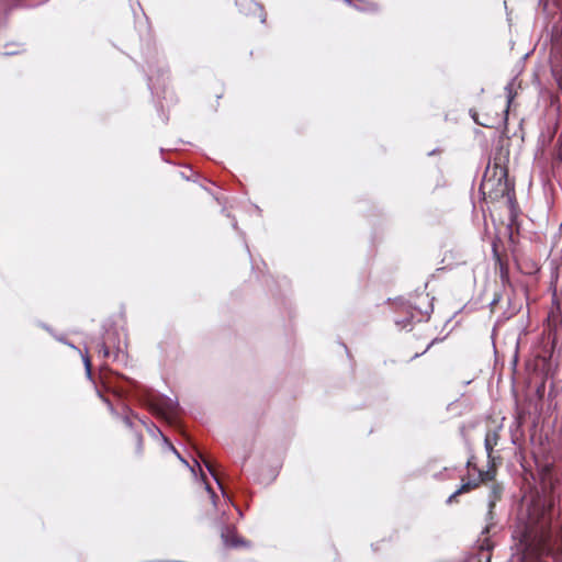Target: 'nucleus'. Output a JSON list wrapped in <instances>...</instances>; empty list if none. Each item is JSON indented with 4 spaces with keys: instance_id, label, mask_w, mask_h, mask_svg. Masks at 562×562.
I'll return each instance as SVG.
<instances>
[{
    "instance_id": "1",
    "label": "nucleus",
    "mask_w": 562,
    "mask_h": 562,
    "mask_svg": "<svg viewBox=\"0 0 562 562\" xmlns=\"http://www.w3.org/2000/svg\"><path fill=\"white\" fill-rule=\"evenodd\" d=\"M524 562L562 552V509L552 496L537 495L520 512L513 531Z\"/></svg>"
},
{
    "instance_id": "2",
    "label": "nucleus",
    "mask_w": 562,
    "mask_h": 562,
    "mask_svg": "<svg viewBox=\"0 0 562 562\" xmlns=\"http://www.w3.org/2000/svg\"><path fill=\"white\" fill-rule=\"evenodd\" d=\"M178 405L177 400L167 396H159L150 403L151 411L168 420L177 413Z\"/></svg>"
},
{
    "instance_id": "3",
    "label": "nucleus",
    "mask_w": 562,
    "mask_h": 562,
    "mask_svg": "<svg viewBox=\"0 0 562 562\" xmlns=\"http://www.w3.org/2000/svg\"><path fill=\"white\" fill-rule=\"evenodd\" d=\"M221 538L224 546L228 548L248 546V542L245 539L236 535L235 528H231L228 526L222 528Z\"/></svg>"
},
{
    "instance_id": "4",
    "label": "nucleus",
    "mask_w": 562,
    "mask_h": 562,
    "mask_svg": "<svg viewBox=\"0 0 562 562\" xmlns=\"http://www.w3.org/2000/svg\"><path fill=\"white\" fill-rule=\"evenodd\" d=\"M236 4L245 14L259 12L261 22H266V13L263 12V8L257 2H254L252 0H236Z\"/></svg>"
},
{
    "instance_id": "5",
    "label": "nucleus",
    "mask_w": 562,
    "mask_h": 562,
    "mask_svg": "<svg viewBox=\"0 0 562 562\" xmlns=\"http://www.w3.org/2000/svg\"><path fill=\"white\" fill-rule=\"evenodd\" d=\"M114 333L106 331V336L98 344V352L99 355H102L104 358H109L112 353L111 347H112V336Z\"/></svg>"
},
{
    "instance_id": "6",
    "label": "nucleus",
    "mask_w": 562,
    "mask_h": 562,
    "mask_svg": "<svg viewBox=\"0 0 562 562\" xmlns=\"http://www.w3.org/2000/svg\"><path fill=\"white\" fill-rule=\"evenodd\" d=\"M503 494V486L498 483H493L490 487V493L487 496V506L491 508H495L496 502L501 499Z\"/></svg>"
},
{
    "instance_id": "7",
    "label": "nucleus",
    "mask_w": 562,
    "mask_h": 562,
    "mask_svg": "<svg viewBox=\"0 0 562 562\" xmlns=\"http://www.w3.org/2000/svg\"><path fill=\"white\" fill-rule=\"evenodd\" d=\"M475 487H477V481L463 482L462 485L448 497L447 504H452L454 502V499L457 498V496H459L463 493H468V492L474 490Z\"/></svg>"
},
{
    "instance_id": "8",
    "label": "nucleus",
    "mask_w": 562,
    "mask_h": 562,
    "mask_svg": "<svg viewBox=\"0 0 562 562\" xmlns=\"http://www.w3.org/2000/svg\"><path fill=\"white\" fill-rule=\"evenodd\" d=\"M498 438H499V436H498L497 430H491L486 434L485 440H484V446H485V450H486L488 457H491V453H492L494 447L497 445Z\"/></svg>"
},
{
    "instance_id": "9",
    "label": "nucleus",
    "mask_w": 562,
    "mask_h": 562,
    "mask_svg": "<svg viewBox=\"0 0 562 562\" xmlns=\"http://www.w3.org/2000/svg\"><path fill=\"white\" fill-rule=\"evenodd\" d=\"M347 4L355 7L359 11H376L378 5L373 2L360 1L359 3L352 4L350 0H344Z\"/></svg>"
},
{
    "instance_id": "10",
    "label": "nucleus",
    "mask_w": 562,
    "mask_h": 562,
    "mask_svg": "<svg viewBox=\"0 0 562 562\" xmlns=\"http://www.w3.org/2000/svg\"><path fill=\"white\" fill-rule=\"evenodd\" d=\"M199 458L201 459V461L204 463L205 468L207 469V471L210 472V474L213 476V479L216 481L218 487L221 488V491L223 492V494H225L224 492V488H223V485L217 476V474L215 473L214 471V468L212 465V463L205 459L202 453H199Z\"/></svg>"
},
{
    "instance_id": "11",
    "label": "nucleus",
    "mask_w": 562,
    "mask_h": 562,
    "mask_svg": "<svg viewBox=\"0 0 562 562\" xmlns=\"http://www.w3.org/2000/svg\"><path fill=\"white\" fill-rule=\"evenodd\" d=\"M485 521L486 526L482 530V535H487L490 532L491 527L495 525V518H494V508H491L487 506V513L485 515Z\"/></svg>"
},
{
    "instance_id": "12",
    "label": "nucleus",
    "mask_w": 562,
    "mask_h": 562,
    "mask_svg": "<svg viewBox=\"0 0 562 562\" xmlns=\"http://www.w3.org/2000/svg\"><path fill=\"white\" fill-rule=\"evenodd\" d=\"M166 443L168 445L169 449L178 457V459L183 463L186 464L190 470L191 472L195 473V468L194 467H191L188 461L186 459H183L181 457V454L178 452V450L167 440V438L165 437L164 438Z\"/></svg>"
},
{
    "instance_id": "13",
    "label": "nucleus",
    "mask_w": 562,
    "mask_h": 562,
    "mask_svg": "<svg viewBox=\"0 0 562 562\" xmlns=\"http://www.w3.org/2000/svg\"><path fill=\"white\" fill-rule=\"evenodd\" d=\"M166 443L168 445L169 449L178 457V459L183 463L186 464L190 470L191 472L195 473V468L194 467H191L188 461L186 459H183L181 457V454L178 452V450L167 440V438L165 437L164 438Z\"/></svg>"
},
{
    "instance_id": "14",
    "label": "nucleus",
    "mask_w": 562,
    "mask_h": 562,
    "mask_svg": "<svg viewBox=\"0 0 562 562\" xmlns=\"http://www.w3.org/2000/svg\"><path fill=\"white\" fill-rule=\"evenodd\" d=\"M413 314H411V317H405V318H402V319H396L395 321V324L401 328V329H406V330H411L412 329V318H413Z\"/></svg>"
},
{
    "instance_id": "15",
    "label": "nucleus",
    "mask_w": 562,
    "mask_h": 562,
    "mask_svg": "<svg viewBox=\"0 0 562 562\" xmlns=\"http://www.w3.org/2000/svg\"><path fill=\"white\" fill-rule=\"evenodd\" d=\"M493 480V473L491 471H479V477L473 481H477V485L481 482H487Z\"/></svg>"
},
{
    "instance_id": "16",
    "label": "nucleus",
    "mask_w": 562,
    "mask_h": 562,
    "mask_svg": "<svg viewBox=\"0 0 562 562\" xmlns=\"http://www.w3.org/2000/svg\"><path fill=\"white\" fill-rule=\"evenodd\" d=\"M505 91H506V97H507V106L510 105L513 99H514V94H513V85L512 83H508L506 87H505Z\"/></svg>"
},
{
    "instance_id": "17",
    "label": "nucleus",
    "mask_w": 562,
    "mask_h": 562,
    "mask_svg": "<svg viewBox=\"0 0 562 562\" xmlns=\"http://www.w3.org/2000/svg\"><path fill=\"white\" fill-rule=\"evenodd\" d=\"M205 488H206L207 493L210 494V498H211L213 505L216 506L217 496H216L215 492L212 490V487L207 483L205 484Z\"/></svg>"
},
{
    "instance_id": "18",
    "label": "nucleus",
    "mask_w": 562,
    "mask_h": 562,
    "mask_svg": "<svg viewBox=\"0 0 562 562\" xmlns=\"http://www.w3.org/2000/svg\"><path fill=\"white\" fill-rule=\"evenodd\" d=\"M83 363H85V369H86L87 375L90 376L91 375L90 359L88 357H83Z\"/></svg>"
},
{
    "instance_id": "19",
    "label": "nucleus",
    "mask_w": 562,
    "mask_h": 562,
    "mask_svg": "<svg viewBox=\"0 0 562 562\" xmlns=\"http://www.w3.org/2000/svg\"><path fill=\"white\" fill-rule=\"evenodd\" d=\"M493 184V179H487L486 177L484 178L483 182H482V186L481 188L483 190L487 189L488 187H491Z\"/></svg>"
},
{
    "instance_id": "20",
    "label": "nucleus",
    "mask_w": 562,
    "mask_h": 562,
    "mask_svg": "<svg viewBox=\"0 0 562 562\" xmlns=\"http://www.w3.org/2000/svg\"><path fill=\"white\" fill-rule=\"evenodd\" d=\"M123 422H124V424H125L127 427H132V426H133L132 419H131L128 416H125V417L123 418Z\"/></svg>"
},
{
    "instance_id": "21",
    "label": "nucleus",
    "mask_w": 562,
    "mask_h": 562,
    "mask_svg": "<svg viewBox=\"0 0 562 562\" xmlns=\"http://www.w3.org/2000/svg\"><path fill=\"white\" fill-rule=\"evenodd\" d=\"M499 299H501L499 295H495L494 299L491 302V306H494L499 301Z\"/></svg>"
},
{
    "instance_id": "22",
    "label": "nucleus",
    "mask_w": 562,
    "mask_h": 562,
    "mask_svg": "<svg viewBox=\"0 0 562 562\" xmlns=\"http://www.w3.org/2000/svg\"><path fill=\"white\" fill-rule=\"evenodd\" d=\"M148 86H149L150 89H153V87H154V82H153V77L151 76L148 77Z\"/></svg>"
},
{
    "instance_id": "23",
    "label": "nucleus",
    "mask_w": 562,
    "mask_h": 562,
    "mask_svg": "<svg viewBox=\"0 0 562 562\" xmlns=\"http://www.w3.org/2000/svg\"><path fill=\"white\" fill-rule=\"evenodd\" d=\"M18 50H8L4 53V55L9 56V55H13V54H16Z\"/></svg>"
},
{
    "instance_id": "24",
    "label": "nucleus",
    "mask_w": 562,
    "mask_h": 562,
    "mask_svg": "<svg viewBox=\"0 0 562 562\" xmlns=\"http://www.w3.org/2000/svg\"><path fill=\"white\" fill-rule=\"evenodd\" d=\"M501 173L502 175H501V177L498 179L499 182L502 181V178H504L506 176V171L502 170Z\"/></svg>"
},
{
    "instance_id": "25",
    "label": "nucleus",
    "mask_w": 562,
    "mask_h": 562,
    "mask_svg": "<svg viewBox=\"0 0 562 562\" xmlns=\"http://www.w3.org/2000/svg\"><path fill=\"white\" fill-rule=\"evenodd\" d=\"M194 465L198 467L201 470V463L199 460H194Z\"/></svg>"
},
{
    "instance_id": "26",
    "label": "nucleus",
    "mask_w": 562,
    "mask_h": 562,
    "mask_svg": "<svg viewBox=\"0 0 562 562\" xmlns=\"http://www.w3.org/2000/svg\"><path fill=\"white\" fill-rule=\"evenodd\" d=\"M467 467H468V468L472 467V462H471V460H469V461H468Z\"/></svg>"
},
{
    "instance_id": "27",
    "label": "nucleus",
    "mask_w": 562,
    "mask_h": 562,
    "mask_svg": "<svg viewBox=\"0 0 562 562\" xmlns=\"http://www.w3.org/2000/svg\"><path fill=\"white\" fill-rule=\"evenodd\" d=\"M114 357L117 358L119 357V349L114 352Z\"/></svg>"
},
{
    "instance_id": "28",
    "label": "nucleus",
    "mask_w": 562,
    "mask_h": 562,
    "mask_svg": "<svg viewBox=\"0 0 562 562\" xmlns=\"http://www.w3.org/2000/svg\"><path fill=\"white\" fill-rule=\"evenodd\" d=\"M233 227H234V228H236V227H237V223H236V222H234V223H233Z\"/></svg>"
},
{
    "instance_id": "29",
    "label": "nucleus",
    "mask_w": 562,
    "mask_h": 562,
    "mask_svg": "<svg viewBox=\"0 0 562 562\" xmlns=\"http://www.w3.org/2000/svg\"><path fill=\"white\" fill-rule=\"evenodd\" d=\"M140 442H142V437L138 436V443L140 445Z\"/></svg>"
},
{
    "instance_id": "30",
    "label": "nucleus",
    "mask_w": 562,
    "mask_h": 562,
    "mask_svg": "<svg viewBox=\"0 0 562 562\" xmlns=\"http://www.w3.org/2000/svg\"><path fill=\"white\" fill-rule=\"evenodd\" d=\"M560 231H561V233H562V222H561Z\"/></svg>"
}]
</instances>
